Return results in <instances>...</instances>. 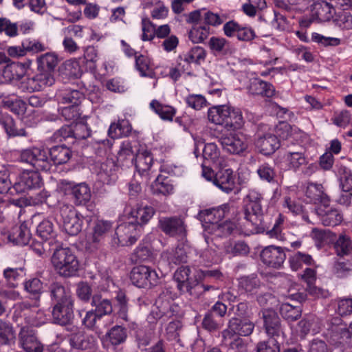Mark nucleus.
<instances>
[{
	"mask_svg": "<svg viewBox=\"0 0 352 352\" xmlns=\"http://www.w3.org/2000/svg\"><path fill=\"white\" fill-rule=\"evenodd\" d=\"M51 298L54 302L52 316L55 323L65 325L73 318L74 302L69 289L58 283H54L50 289Z\"/></svg>",
	"mask_w": 352,
	"mask_h": 352,
	"instance_id": "obj_1",
	"label": "nucleus"
},
{
	"mask_svg": "<svg viewBox=\"0 0 352 352\" xmlns=\"http://www.w3.org/2000/svg\"><path fill=\"white\" fill-rule=\"evenodd\" d=\"M56 272L62 276H74L79 270V261L75 253L69 248L56 246L51 258Z\"/></svg>",
	"mask_w": 352,
	"mask_h": 352,
	"instance_id": "obj_2",
	"label": "nucleus"
},
{
	"mask_svg": "<svg viewBox=\"0 0 352 352\" xmlns=\"http://www.w3.org/2000/svg\"><path fill=\"white\" fill-rule=\"evenodd\" d=\"M56 217L68 234L77 235L81 231L83 217L72 205L60 203L56 209Z\"/></svg>",
	"mask_w": 352,
	"mask_h": 352,
	"instance_id": "obj_3",
	"label": "nucleus"
},
{
	"mask_svg": "<svg viewBox=\"0 0 352 352\" xmlns=\"http://www.w3.org/2000/svg\"><path fill=\"white\" fill-rule=\"evenodd\" d=\"M38 298L31 304L28 301L19 302L14 305V314L24 318L25 322L31 326L40 327L50 320V316L38 308Z\"/></svg>",
	"mask_w": 352,
	"mask_h": 352,
	"instance_id": "obj_4",
	"label": "nucleus"
},
{
	"mask_svg": "<svg viewBox=\"0 0 352 352\" xmlns=\"http://www.w3.org/2000/svg\"><path fill=\"white\" fill-rule=\"evenodd\" d=\"M19 160L32 166L37 171L48 172L53 167L50 151L43 146L21 150Z\"/></svg>",
	"mask_w": 352,
	"mask_h": 352,
	"instance_id": "obj_5",
	"label": "nucleus"
},
{
	"mask_svg": "<svg viewBox=\"0 0 352 352\" xmlns=\"http://www.w3.org/2000/svg\"><path fill=\"white\" fill-rule=\"evenodd\" d=\"M254 144L263 155L274 153L280 147V140L274 133L273 127L267 124H260L255 135Z\"/></svg>",
	"mask_w": 352,
	"mask_h": 352,
	"instance_id": "obj_6",
	"label": "nucleus"
},
{
	"mask_svg": "<svg viewBox=\"0 0 352 352\" xmlns=\"http://www.w3.org/2000/svg\"><path fill=\"white\" fill-rule=\"evenodd\" d=\"M112 222L103 219H98L94 223L91 232L88 234L85 248L94 252L100 248L105 237L112 230Z\"/></svg>",
	"mask_w": 352,
	"mask_h": 352,
	"instance_id": "obj_7",
	"label": "nucleus"
},
{
	"mask_svg": "<svg viewBox=\"0 0 352 352\" xmlns=\"http://www.w3.org/2000/svg\"><path fill=\"white\" fill-rule=\"evenodd\" d=\"M142 232V227L133 221L120 224L116 230V238L113 239V243L117 245L127 246L135 243Z\"/></svg>",
	"mask_w": 352,
	"mask_h": 352,
	"instance_id": "obj_8",
	"label": "nucleus"
},
{
	"mask_svg": "<svg viewBox=\"0 0 352 352\" xmlns=\"http://www.w3.org/2000/svg\"><path fill=\"white\" fill-rule=\"evenodd\" d=\"M220 143L226 152L238 155L245 153L249 146L247 136L241 132H229L222 135Z\"/></svg>",
	"mask_w": 352,
	"mask_h": 352,
	"instance_id": "obj_9",
	"label": "nucleus"
},
{
	"mask_svg": "<svg viewBox=\"0 0 352 352\" xmlns=\"http://www.w3.org/2000/svg\"><path fill=\"white\" fill-rule=\"evenodd\" d=\"M130 278L139 287L155 286L160 283V276L157 272L145 265L134 267L131 272Z\"/></svg>",
	"mask_w": 352,
	"mask_h": 352,
	"instance_id": "obj_10",
	"label": "nucleus"
},
{
	"mask_svg": "<svg viewBox=\"0 0 352 352\" xmlns=\"http://www.w3.org/2000/svg\"><path fill=\"white\" fill-rule=\"evenodd\" d=\"M228 206L226 205L221 206L217 208H211L201 211L199 214L200 217L204 222V237L206 243H209L208 233H212L213 226L218 225L219 222L224 218Z\"/></svg>",
	"mask_w": 352,
	"mask_h": 352,
	"instance_id": "obj_11",
	"label": "nucleus"
},
{
	"mask_svg": "<svg viewBox=\"0 0 352 352\" xmlns=\"http://www.w3.org/2000/svg\"><path fill=\"white\" fill-rule=\"evenodd\" d=\"M263 199V195L256 189H249L248 194L244 197L245 214L248 221L254 222L258 215L262 213L261 202Z\"/></svg>",
	"mask_w": 352,
	"mask_h": 352,
	"instance_id": "obj_12",
	"label": "nucleus"
},
{
	"mask_svg": "<svg viewBox=\"0 0 352 352\" xmlns=\"http://www.w3.org/2000/svg\"><path fill=\"white\" fill-rule=\"evenodd\" d=\"M42 179L38 171L23 170L19 175L13 188L18 193L25 192L27 190L40 188Z\"/></svg>",
	"mask_w": 352,
	"mask_h": 352,
	"instance_id": "obj_13",
	"label": "nucleus"
},
{
	"mask_svg": "<svg viewBox=\"0 0 352 352\" xmlns=\"http://www.w3.org/2000/svg\"><path fill=\"white\" fill-rule=\"evenodd\" d=\"M254 329V324L251 321L244 319L239 320L233 318L229 321L228 327L223 331V337L226 344H228V340L230 339L233 335H239L247 336L250 335Z\"/></svg>",
	"mask_w": 352,
	"mask_h": 352,
	"instance_id": "obj_14",
	"label": "nucleus"
},
{
	"mask_svg": "<svg viewBox=\"0 0 352 352\" xmlns=\"http://www.w3.org/2000/svg\"><path fill=\"white\" fill-rule=\"evenodd\" d=\"M262 262L266 265L279 268L283 264L286 254L281 247L269 245L263 249L261 252Z\"/></svg>",
	"mask_w": 352,
	"mask_h": 352,
	"instance_id": "obj_15",
	"label": "nucleus"
},
{
	"mask_svg": "<svg viewBox=\"0 0 352 352\" xmlns=\"http://www.w3.org/2000/svg\"><path fill=\"white\" fill-rule=\"evenodd\" d=\"M214 180V185L223 192L228 194L236 188V177L232 168L228 166L219 168Z\"/></svg>",
	"mask_w": 352,
	"mask_h": 352,
	"instance_id": "obj_16",
	"label": "nucleus"
},
{
	"mask_svg": "<svg viewBox=\"0 0 352 352\" xmlns=\"http://www.w3.org/2000/svg\"><path fill=\"white\" fill-rule=\"evenodd\" d=\"M30 239V233L28 227L21 224L19 226H14L8 233H2V243H12L15 245H26Z\"/></svg>",
	"mask_w": 352,
	"mask_h": 352,
	"instance_id": "obj_17",
	"label": "nucleus"
},
{
	"mask_svg": "<svg viewBox=\"0 0 352 352\" xmlns=\"http://www.w3.org/2000/svg\"><path fill=\"white\" fill-rule=\"evenodd\" d=\"M19 344L26 352H43V346L34 330L23 327L19 333Z\"/></svg>",
	"mask_w": 352,
	"mask_h": 352,
	"instance_id": "obj_18",
	"label": "nucleus"
},
{
	"mask_svg": "<svg viewBox=\"0 0 352 352\" xmlns=\"http://www.w3.org/2000/svg\"><path fill=\"white\" fill-rule=\"evenodd\" d=\"M203 157L217 168H224L229 165V159L221 155L217 145L214 143H208L204 146Z\"/></svg>",
	"mask_w": 352,
	"mask_h": 352,
	"instance_id": "obj_19",
	"label": "nucleus"
},
{
	"mask_svg": "<svg viewBox=\"0 0 352 352\" xmlns=\"http://www.w3.org/2000/svg\"><path fill=\"white\" fill-rule=\"evenodd\" d=\"M245 89L250 94L261 95L267 98L274 96L276 92L273 85L256 77L249 79Z\"/></svg>",
	"mask_w": 352,
	"mask_h": 352,
	"instance_id": "obj_20",
	"label": "nucleus"
},
{
	"mask_svg": "<svg viewBox=\"0 0 352 352\" xmlns=\"http://www.w3.org/2000/svg\"><path fill=\"white\" fill-rule=\"evenodd\" d=\"M337 14L334 5L330 1H322L313 4L312 15L320 22L333 21Z\"/></svg>",
	"mask_w": 352,
	"mask_h": 352,
	"instance_id": "obj_21",
	"label": "nucleus"
},
{
	"mask_svg": "<svg viewBox=\"0 0 352 352\" xmlns=\"http://www.w3.org/2000/svg\"><path fill=\"white\" fill-rule=\"evenodd\" d=\"M264 328L265 332L270 338L279 336L283 333L280 320L277 314L272 309H265L263 311Z\"/></svg>",
	"mask_w": 352,
	"mask_h": 352,
	"instance_id": "obj_22",
	"label": "nucleus"
},
{
	"mask_svg": "<svg viewBox=\"0 0 352 352\" xmlns=\"http://www.w3.org/2000/svg\"><path fill=\"white\" fill-rule=\"evenodd\" d=\"M67 189L72 195L74 202L76 205H85L89 201L91 197L90 188L85 183H79L74 184L71 182H67Z\"/></svg>",
	"mask_w": 352,
	"mask_h": 352,
	"instance_id": "obj_23",
	"label": "nucleus"
},
{
	"mask_svg": "<svg viewBox=\"0 0 352 352\" xmlns=\"http://www.w3.org/2000/svg\"><path fill=\"white\" fill-rule=\"evenodd\" d=\"M190 269L187 266L179 267L174 273V279L177 283V287L179 291L188 292L191 288L198 283L197 273L195 279L190 276Z\"/></svg>",
	"mask_w": 352,
	"mask_h": 352,
	"instance_id": "obj_24",
	"label": "nucleus"
},
{
	"mask_svg": "<svg viewBox=\"0 0 352 352\" xmlns=\"http://www.w3.org/2000/svg\"><path fill=\"white\" fill-rule=\"evenodd\" d=\"M305 195L308 201L314 204H320L322 206H329L330 203L329 197L324 192L322 184L316 183H309L306 187Z\"/></svg>",
	"mask_w": 352,
	"mask_h": 352,
	"instance_id": "obj_25",
	"label": "nucleus"
},
{
	"mask_svg": "<svg viewBox=\"0 0 352 352\" xmlns=\"http://www.w3.org/2000/svg\"><path fill=\"white\" fill-rule=\"evenodd\" d=\"M153 157L151 151L146 149H141L135 157V166L138 173L148 179L150 171L153 164Z\"/></svg>",
	"mask_w": 352,
	"mask_h": 352,
	"instance_id": "obj_26",
	"label": "nucleus"
},
{
	"mask_svg": "<svg viewBox=\"0 0 352 352\" xmlns=\"http://www.w3.org/2000/svg\"><path fill=\"white\" fill-rule=\"evenodd\" d=\"M155 210L152 206L147 205H137L131 209L129 214V219L142 227L147 223L153 217Z\"/></svg>",
	"mask_w": 352,
	"mask_h": 352,
	"instance_id": "obj_27",
	"label": "nucleus"
},
{
	"mask_svg": "<svg viewBox=\"0 0 352 352\" xmlns=\"http://www.w3.org/2000/svg\"><path fill=\"white\" fill-rule=\"evenodd\" d=\"M159 225L164 232L170 236L183 235L185 232L184 222L179 218L162 217Z\"/></svg>",
	"mask_w": 352,
	"mask_h": 352,
	"instance_id": "obj_28",
	"label": "nucleus"
},
{
	"mask_svg": "<svg viewBox=\"0 0 352 352\" xmlns=\"http://www.w3.org/2000/svg\"><path fill=\"white\" fill-rule=\"evenodd\" d=\"M2 64H0V76L4 82L20 79L25 74V67L22 63H12L6 66H3Z\"/></svg>",
	"mask_w": 352,
	"mask_h": 352,
	"instance_id": "obj_29",
	"label": "nucleus"
},
{
	"mask_svg": "<svg viewBox=\"0 0 352 352\" xmlns=\"http://www.w3.org/2000/svg\"><path fill=\"white\" fill-rule=\"evenodd\" d=\"M0 107L6 108L18 116H22L26 111V103L16 96H5L1 91Z\"/></svg>",
	"mask_w": 352,
	"mask_h": 352,
	"instance_id": "obj_30",
	"label": "nucleus"
},
{
	"mask_svg": "<svg viewBox=\"0 0 352 352\" xmlns=\"http://www.w3.org/2000/svg\"><path fill=\"white\" fill-rule=\"evenodd\" d=\"M317 213L322 224L325 226H335L342 220V215L334 208H329V206H320L317 209Z\"/></svg>",
	"mask_w": 352,
	"mask_h": 352,
	"instance_id": "obj_31",
	"label": "nucleus"
},
{
	"mask_svg": "<svg viewBox=\"0 0 352 352\" xmlns=\"http://www.w3.org/2000/svg\"><path fill=\"white\" fill-rule=\"evenodd\" d=\"M117 166L111 160H107L100 165V171L98 173V179L100 182L106 184H111L116 182Z\"/></svg>",
	"mask_w": 352,
	"mask_h": 352,
	"instance_id": "obj_32",
	"label": "nucleus"
},
{
	"mask_svg": "<svg viewBox=\"0 0 352 352\" xmlns=\"http://www.w3.org/2000/svg\"><path fill=\"white\" fill-rule=\"evenodd\" d=\"M56 98L60 104H79L84 98V95L78 90L65 88L58 90Z\"/></svg>",
	"mask_w": 352,
	"mask_h": 352,
	"instance_id": "obj_33",
	"label": "nucleus"
},
{
	"mask_svg": "<svg viewBox=\"0 0 352 352\" xmlns=\"http://www.w3.org/2000/svg\"><path fill=\"white\" fill-rule=\"evenodd\" d=\"M283 162L289 169L297 171L307 164V159L302 152L287 151L284 155Z\"/></svg>",
	"mask_w": 352,
	"mask_h": 352,
	"instance_id": "obj_34",
	"label": "nucleus"
},
{
	"mask_svg": "<svg viewBox=\"0 0 352 352\" xmlns=\"http://www.w3.org/2000/svg\"><path fill=\"white\" fill-rule=\"evenodd\" d=\"M161 261L168 265H177L186 261V253L182 247H177L175 249L167 250L161 254Z\"/></svg>",
	"mask_w": 352,
	"mask_h": 352,
	"instance_id": "obj_35",
	"label": "nucleus"
},
{
	"mask_svg": "<svg viewBox=\"0 0 352 352\" xmlns=\"http://www.w3.org/2000/svg\"><path fill=\"white\" fill-rule=\"evenodd\" d=\"M229 115L226 118L224 127L227 129L236 130L241 129L244 124L242 112L240 109L228 106Z\"/></svg>",
	"mask_w": 352,
	"mask_h": 352,
	"instance_id": "obj_36",
	"label": "nucleus"
},
{
	"mask_svg": "<svg viewBox=\"0 0 352 352\" xmlns=\"http://www.w3.org/2000/svg\"><path fill=\"white\" fill-rule=\"evenodd\" d=\"M151 191L155 195H168L173 193L174 186L170 180L162 175H159L151 186Z\"/></svg>",
	"mask_w": 352,
	"mask_h": 352,
	"instance_id": "obj_37",
	"label": "nucleus"
},
{
	"mask_svg": "<svg viewBox=\"0 0 352 352\" xmlns=\"http://www.w3.org/2000/svg\"><path fill=\"white\" fill-rule=\"evenodd\" d=\"M50 158L53 166L67 163L72 157V151L67 146L58 145L50 150Z\"/></svg>",
	"mask_w": 352,
	"mask_h": 352,
	"instance_id": "obj_38",
	"label": "nucleus"
},
{
	"mask_svg": "<svg viewBox=\"0 0 352 352\" xmlns=\"http://www.w3.org/2000/svg\"><path fill=\"white\" fill-rule=\"evenodd\" d=\"M118 162L122 166H129L133 164L134 152L132 150V144L128 141L122 142L118 153Z\"/></svg>",
	"mask_w": 352,
	"mask_h": 352,
	"instance_id": "obj_39",
	"label": "nucleus"
},
{
	"mask_svg": "<svg viewBox=\"0 0 352 352\" xmlns=\"http://www.w3.org/2000/svg\"><path fill=\"white\" fill-rule=\"evenodd\" d=\"M228 105L214 106L208 110V118L211 123L223 125L228 114Z\"/></svg>",
	"mask_w": 352,
	"mask_h": 352,
	"instance_id": "obj_40",
	"label": "nucleus"
},
{
	"mask_svg": "<svg viewBox=\"0 0 352 352\" xmlns=\"http://www.w3.org/2000/svg\"><path fill=\"white\" fill-rule=\"evenodd\" d=\"M206 56V53L204 49L201 47L196 46L180 56L179 58L182 61L188 65L192 63L200 65L204 61Z\"/></svg>",
	"mask_w": 352,
	"mask_h": 352,
	"instance_id": "obj_41",
	"label": "nucleus"
},
{
	"mask_svg": "<svg viewBox=\"0 0 352 352\" xmlns=\"http://www.w3.org/2000/svg\"><path fill=\"white\" fill-rule=\"evenodd\" d=\"M289 263L294 271L300 270L303 265L312 266L315 264L311 255L301 252L293 254L289 258Z\"/></svg>",
	"mask_w": 352,
	"mask_h": 352,
	"instance_id": "obj_42",
	"label": "nucleus"
},
{
	"mask_svg": "<svg viewBox=\"0 0 352 352\" xmlns=\"http://www.w3.org/2000/svg\"><path fill=\"white\" fill-rule=\"evenodd\" d=\"M0 124L3 127L9 136H27L25 130L23 128L17 129L11 116L7 114L0 115Z\"/></svg>",
	"mask_w": 352,
	"mask_h": 352,
	"instance_id": "obj_43",
	"label": "nucleus"
},
{
	"mask_svg": "<svg viewBox=\"0 0 352 352\" xmlns=\"http://www.w3.org/2000/svg\"><path fill=\"white\" fill-rule=\"evenodd\" d=\"M91 305L95 307V311L99 317L111 314L113 306L109 299L102 298L101 296L95 295L92 298Z\"/></svg>",
	"mask_w": 352,
	"mask_h": 352,
	"instance_id": "obj_44",
	"label": "nucleus"
},
{
	"mask_svg": "<svg viewBox=\"0 0 352 352\" xmlns=\"http://www.w3.org/2000/svg\"><path fill=\"white\" fill-rule=\"evenodd\" d=\"M38 235L51 245L54 241V227L52 223L48 219L42 221L36 228Z\"/></svg>",
	"mask_w": 352,
	"mask_h": 352,
	"instance_id": "obj_45",
	"label": "nucleus"
},
{
	"mask_svg": "<svg viewBox=\"0 0 352 352\" xmlns=\"http://www.w3.org/2000/svg\"><path fill=\"white\" fill-rule=\"evenodd\" d=\"M131 130V128L128 122L122 120L110 125L108 135L112 139H118L128 135Z\"/></svg>",
	"mask_w": 352,
	"mask_h": 352,
	"instance_id": "obj_46",
	"label": "nucleus"
},
{
	"mask_svg": "<svg viewBox=\"0 0 352 352\" xmlns=\"http://www.w3.org/2000/svg\"><path fill=\"white\" fill-rule=\"evenodd\" d=\"M279 311L283 318L288 321L296 320L302 314V309L300 306L288 302L282 303Z\"/></svg>",
	"mask_w": 352,
	"mask_h": 352,
	"instance_id": "obj_47",
	"label": "nucleus"
},
{
	"mask_svg": "<svg viewBox=\"0 0 352 352\" xmlns=\"http://www.w3.org/2000/svg\"><path fill=\"white\" fill-rule=\"evenodd\" d=\"M150 107L162 119L172 120L175 114V109L169 105H164L157 100H153L150 103Z\"/></svg>",
	"mask_w": 352,
	"mask_h": 352,
	"instance_id": "obj_48",
	"label": "nucleus"
},
{
	"mask_svg": "<svg viewBox=\"0 0 352 352\" xmlns=\"http://www.w3.org/2000/svg\"><path fill=\"white\" fill-rule=\"evenodd\" d=\"M210 34V28L207 25H195L188 32V38L193 43H201Z\"/></svg>",
	"mask_w": 352,
	"mask_h": 352,
	"instance_id": "obj_49",
	"label": "nucleus"
},
{
	"mask_svg": "<svg viewBox=\"0 0 352 352\" xmlns=\"http://www.w3.org/2000/svg\"><path fill=\"white\" fill-rule=\"evenodd\" d=\"M104 338L112 345H118L125 341L126 331L121 326H115L106 333Z\"/></svg>",
	"mask_w": 352,
	"mask_h": 352,
	"instance_id": "obj_50",
	"label": "nucleus"
},
{
	"mask_svg": "<svg viewBox=\"0 0 352 352\" xmlns=\"http://www.w3.org/2000/svg\"><path fill=\"white\" fill-rule=\"evenodd\" d=\"M150 59L144 55L135 56V66L142 76L154 78L155 72L151 67Z\"/></svg>",
	"mask_w": 352,
	"mask_h": 352,
	"instance_id": "obj_51",
	"label": "nucleus"
},
{
	"mask_svg": "<svg viewBox=\"0 0 352 352\" xmlns=\"http://www.w3.org/2000/svg\"><path fill=\"white\" fill-rule=\"evenodd\" d=\"M23 268L7 267L3 272V278L7 285L10 288H15L18 285V281L23 275Z\"/></svg>",
	"mask_w": 352,
	"mask_h": 352,
	"instance_id": "obj_52",
	"label": "nucleus"
},
{
	"mask_svg": "<svg viewBox=\"0 0 352 352\" xmlns=\"http://www.w3.org/2000/svg\"><path fill=\"white\" fill-rule=\"evenodd\" d=\"M37 62L38 69L52 72L58 64V57L54 53H46L40 56Z\"/></svg>",
	"mask_w": 352,
	"mask_h": 352,
	"instance_id": "obj_53",
	"label": "nucleus"
},
{
	"mask_svg": "<svg viewBox=\"0 0 352 352\" xmlns=\"http://www.w3.org/2000/svg\"><path fill=\"white\" fill-rule=\"evenodd\" d=\"M334 248L338 256L348 255L352 250L350 237L345 234H340L334 244Z\"/></svg>",
	"mask_w": 352,
	"mask_h": 352,
	"instance_id": "obj_54",
	"label": "nucleus"
},
{
	"mask_svg": "<svg viewBox=\"0 0 352 352\" xmlns=\"http://www.w3.org/2000/svg\"><path fill=\"white\" fill-rule=\"evenodd\" d=\"M340 184L342 190L346 192L352 194V172L346 166H341L338 168Z\"/></svg>",
	"mask_w": 352,
	"mask_h": 352,
	"instance_id": "obj_55",
	"label": "nucleus"
},
{
	"mask_svg": "<svg viewBox=\"0 0 352 352\" xmlns=\"http://www.w3.org/2000/svg\"><path fill=\"white\" fill-rule=\"evenodd\" d=\"M223 248L226 254L232 256L247 254L249 252L248 246L243 241H227L223 243Z\"/></svg>",
	"mask_w": 352,
	"mask_h": 352,
	"instance_id": "obj_56",
	"label": "nucleus"
},
{
	"mask_svg": "<svg viewBox=\"0 0 352 352\" xmlns=\"http://www.w3.org/2000/svg\"><path fill=\"white\" fill-rule=\"evenodd\" d=\"M333 23L343 31L352 30V14L349 12L342 11L338 12Z\"/></svg>",
	"mask_w": 352,
	"mask_h": 352,
	"instance_id": "obj_57",
	"label": "nucleus"
},
{
	"mask_svg": "<svg viewBox=\"0 0 352 352\" xmlns=\"http://www.w3.org/2000/svg\"><path fill=\"white\" fill-rule=\"evenodd\" d=\"M25 290L34 296V301L38 298L40 302V295L43 292V283L36 278L30 279L24 283Z\"/></svg>",
	"mask_w": 352,
	"mask_h": 352,
	"instance_id": "obj_58",
	"label": "nucleus"
},
{
	"mask_svg": "<svg viewBox=\"0 0 352 352\" xmlns=\"http://www.w3.org/2000/svg\"><path fill=\"white\" fill-rule=\"evenodd\" d=\"M311 41L323 47H336L341 44L340 38L325 36L317 32L311 34Z\"/></svg>",
	"mask_w": 352,
	"mask_h": 352,
	"instance_id": "obj_59",
	"label": "nucleus"
},
{
	"mask_svg": "<svg viewBox=\"0 0 352 352\" xmlns=\"http://www.w3.org/2000/svg\"><path fill=\"white\" fill-rule=\"evenodd\" d=\"M18 25L6 17H0V34H4L8 37H15L18 35Z\"/></svg>",
	"mask_w": 352,
	"mask_h": 352,
	"instance_id": "obj_60",
	"label": "nucleus"
},
{
	"mask_svg": "<svg viewBox=\"0 0 352 352\" xmlns=\"http://www.w3.org/2000/svg\"><path fill=\"white\" fill-rule=\"evenodd\" d=\"M184 100L189 107L197 111L208 105L206 99L201 94H190L185 98Z\"/></svg>",
	"mask_w": 352,
	"mask_h": 352,
	"instance_id": "obj_61",
	"label": "nucleus"
},
{
	"mask_svg": "<svg viewBox=\"0 0 352 352\" xmlns=\"http://www.w3.org/2000/svg\"><path fill=\"white\" fill-rule=\"evenodd\" d=\"M256 352H280V344L278 342L273 338L267 340L258 342L256 347Z\"/></svg>",
	"mask_w": 352,
	"mask_h": 352,
	"instance_id": "obj_62",
	"label": "nucleus"
},
{
	"mask_svg": "<svg viewBox=\"0 0 352 352\" xmlns=\"http://www.w3.org/2000/svg\"><path fill=\"white\" fill-rule=\"evenodd\" d=\"M273 129H274V133L278 139L286 140L292 136L297 129L292 127L287 122H280L276 127H273Z\"/></svg>",
	"mask_w": 352,
	"mask_h": 352,
	"instance_id": "obj_63",
	"label": "nucleus"
},
{
	"mask_svg": "<svg viewBox=\"0 0 352 352\" xmlns=\"http://www.w3.org/2000/svg\"><path fill=\"white\" fill-rule=\"evenodd\" d=\"M14 338L12 327L0 319V344H7Z\"/></svg>",
	"mask_w": 352,
	"mask_h": 352,
	"instance_id": "obj_64",
	"label": "nucleus"
}]
</instances>
